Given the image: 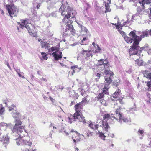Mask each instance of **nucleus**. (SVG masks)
<instances>
[{"label":"nucleus","mask_w":151,"mask_h":151,"mask_svg":"<svg viewBox=\"0 0 151 151\" xmlns=\"http://www.w3.org/2000/svg\"><path fill=\"white\" fill-rule=\"evenodd\" d=\"M65 6L62 5L59 9V12L60 13L61 15L64 17L62 21L60 22L61 27L65 28V34H68L67 33L68 31L73 34H75L76 31L74 29L73 26L70 25L73 21H76L75 15L76 12L69 6H66L64 8Z\"/></svg>","instance_id":"nucleus-1"},{"label":"nucleus","mask_w":151,"mask_h":151,"mask_svg":"<svg viewBox=\"0 0 151 151\" xmlns=\"http://www.w3.org/2000/svg\"><path fill=\"white\" fill-rule=\"evenodd\" d=\"M98 62L94 65L92 69L98 70V71H100V73H97L96 76L98 79L100 78L101 76L106 75L104 76V85L105 88L107 89L113 81V76L114 74L113 72H111L109 63L106 59H101L98 60Z\"/></svg>","instance_id":"nucleus-2"},{"label":"nucleus","mask_w":151,"mask_h":151,"mask_svg":"<svg viewBox=\"0 0 151 151\" xmlns=\"http://www.w3.org/2000/svg\"><path fill=\"white\" fill-rule=\"evenodd\" d=\"M145 30L140 32L141 34L140 37L136 35V31L134 30L130 33V35L132 37L133 40V43L129 50V53L131 54H135L137 50L139 49V42L141 40V39L146 37L149 34V31Z\"/></svg>","instance_id":"nucleus-3"},{"label":"nucleus","mask_w":151,"mask_h":151,"mask_svg":"<svg viewBox=\"0 0 151 151\" xmlns=\"http://www.w3.org/2000/svg\"><path fill=\"white\" fill-rule=\"evenodd\" d=\"M83 106V104H82V102L78 103L75 106L76 112L74 114V115H71L68 117V122L70 123H71L73 121H76L77 119L83 123L86 122L85 120L84 119V117L82 115L81 112Z\"/></svg>","instance_id":"nucleus-4"},{"label":"nucleus","mask_w":151,"mask_h":151,"mask_svg":"<svg viewBox=\"0 0 151 151\" xmlns=\"http://www.w3.org/2000/svg\"><path fill=\"white\" fill-rule=\"evenodd\" d=\"M15 124L12 129V131L13 132V135L14 137V139L17 140L18 139H20L19 138L22 136L21 135L24 130V127L22 126V122L18 119H15Z\"/></svg>","instance_id":"nucleus-5"},{"label":"nucleus","mask_w":151,"mask_h":151,"mask_svg":"<svg viewBox=\"0 0 151 151\" xmlns=\"http://www.w3.org/2000/svg\"><path fill=\"white\" fill-rule=\"evenodd\" d=\"M125 111L124 109L119 108L116 110L114 114V118L117 120L120 123H122V121L125 123H128L130 122L129 116H125L124 113Z\"/></svg>","instance_id":"nucleus-6"},{"label":"nucleus","mask_w":151,"mask_h":151,"mask_svg":"<svg viewBox=\"0 0 151 151\" xmlns=\"http://www.w3.org/2000/svg\"><path fill=\"white\" fill-rule=\"evenodd\" d=\"M8 13L11 17L17 16L18 12L17 8L14 5H6Z\"/></svg>","instance_id":"nucleus-7"},{"label":"nucleus","mask_w":151,"mask_h":151,"mask_svg":"<svg viewBox=\"0 0 151 151\" xmlns=\"http://www.w3.org/2000/svg\"><path fill=\"white\" fill-rule=\"evenodd\" d=\"M58 48L54 47H52L51 48V50H52V51H56L52 53V55L54 57V60L57 61L59 59L61 60L62 58V56L61 55L62 53L61 52H59L58 53Z\"/></svg>","instance_id":"nucleus-8"},{"label":"nucleus","mask_w":151,"mask_h":151,"mask_svg":"<svg viewBox=\"0 0 151 151\" xmlns=\"http://www.w3.org/2000/svg\"><path fill=\"white\" fill-rule=\"evenodd\" d=\"M27 22L26 20H22V21L21 22L22 24H20L21 28H23V27H25L28 29L29 33L31 36L33 37H36V34L35 33L32 32V30L30 28L29 25L27 24Z\"/></svg>","instance_id":"nucleus-9"},{"label":"nucleus","mask_w":151,"mask_h":151,"mask_svg":"<svg viewBox=\"0 0 151 151\" xmlns=\"http://www.w3.org/2000/svg\"><path fill=\"white\" fill-rule=\"evenodd\" d=\"M15 106L14 105H12L11 107H9V111H12V116L13 118H17L16 119H19L20 117V115L19 112L16 111Z\"/></svg>","instance_id":"nucleus-10"},{"label":"nucleus","mask_w":151,"mask_h":151,"mask_svg":"<svg viewBox=\"0 0 151 151\" xmlns=\"http://www.w3.org/2000/svg\"><path fill=\"white\" fill-rule=\"evenodd\" d=\"M58 1H59V0H55L54 1L52 0V1L49 3V4L47 6L48 9L50 10L51 8L54 7L56 3ZM60 1H61V3L62 4L61 6L62 5H64V8H65L66 6V8L68 6V5L67 3H66V4H63V0H60Z\"/></svg>","instance_id":"nucleus-11"},{"label":"nucleus","mask_w":151,"mask_h":151,"mask_svg":"<svg viewBox=\"0 0 151 151\" xmlns=\"http://www.w3.org/2000/svg\"><path fill=\"white\" fill-rule=\"evenodd\" d=\"M120 32L122 35L124 37V39L127 43H131L133 42V38H132V36H130V34H129L130 37H129L126 36L125 33L123 31H120Z\"/></svg>","instance_id":"nucleus-12"},{"label":"nucleus","mask_w":151,"mask_h":151,"mask_svg":"<svg viewBox=\"0 0 151 151\" xmlns=\"http://www.w3.org/2000/svg\"><path fill=\"white\" fill-rule=\"evenodd\" d=\"M149 48L148 47V45L147 44H146L144 47H141L140 49L139 48V49H138L137 51V52H137V53H135V54H131L129 53L130 56L132 55H136L137 56H139L140 55V53H141L142 52V51L143 50H147Z\"/></svg>","instance_id":"nucleus-13"},{"label":"nucleus","mask_w":151,"mask_h":151,"mask_svg":"<svg viewBox=\"0 0 151 151\" xmlns=\"http://www.w3.org/2000/svg\"><path fill=\"white\" fill-rule=\"evenodd\" d=\"M137 12V13L133 15L131 19V21H133V19L136 20L141 18L143 13L142 11L140 10L139 11L138 10Z\"/></svg>","instance_id":"nucleus-14"},{"label":"nucleus","mask_w":151,"mask_h":151,"mask_svg":"<svg viewBox=\"0 0 151 151\" xmlns=\"http://www.w3.org/2000/svg\"><path fill=\"white\" fill-rule=\"evenodd\" d=\"M83 50L81 51V54L84 55L85 54H86V59H88L91 56L92 57V52L91 50H85L82 48Z\"/></svg>","instance_id":"nucleus-15"},{"label":"nucleus","mask_w":151,"mask_h":151,"mask_svg":"<svg viewBox=\"0 0 151 151\" xmlns=\"http://www.w3.org/2000/svg\"><path fill=\"white\" fill-rule=\"evenodd\" d=\"M114 114H111V115L110 114H105L103 117L104 121L106 122L108 120H113L114 119Z\"/></svg>","instance_id":"nucleus-16"},{"label":"nucleus","mask_w":151,"mask_h":151,"mask_svg":"<svg viewBox=\"0 0 151 151\" xmlns=\"http://www.w3.org/2000/svg\"><path fill=\"white\" fill-rule=\"evenodd\" d=\"M151 2V0H139V3L142 6L143 9H146V6Z\"/></svg>","instance_id":"nucleus-17"},{"label":"nucleus","mask_w":151,"mask_h":151,"mask_svg":"<svg viewBox=\"0 0 151 151\" xmlns=\"http://www.w3.org/2000/svg\"><path fill=\"white\" fill-rule=\"evenodd\" d=\"M22 142L23 144L25 145H27L29 146H31L32 144V142L29 140H22V139H19V141H16V143L18 145H20V143Z\"/></svg>","instance_id":"nucleus-18"},{"label":"nucleus","mask_w":151,"mask_h":151,"mask_svg":"<svg viewBox=\"0 0 151 151\" xmlns=\"http://www.w3.org/2000/svg\"><path fill=\"white\" fill-rule=\"evenodd\" d=\"M98 121H99V122H101V123L102 124V125L103 127V129L105 130L107 132L108 129L110 127L108 125V123L106 122L105 121H102L100 119L98 120Z\"/></svg>","instance_id":"nucleus-19"},{"label":"nucleus","mask_w":151,"mask_h":151,"mask_svg":"<svg viewBox=\"0 0 151 151\" xmlns=\"http://www.w3.org/2000/svg\"><path fill=\"white\" fill-rule=\"evenodd\" d=\"M120 92L121 91L119 89H118L117 91H116L113 94V98H114V99L111 98L112 100L113 101H115L119 99L120 98L119 96L120 95Z\"/></svg>","instance_id":"nucleus-20"},{"label":"nucleus","mask_w":151,"mask_h":151,"mask_svg":"<svg viewBox=\"0 0 151 151\" xmlns=\"http://www.w3.org/2000/svg\"><path fill=\"white\" fill-rule=\"evenodd\" d=\"M41 45L42 48H44L45 49H49V44L46 42L41 41Z\"/></svg>","instance_id":"nucleus-21"},{"label":"nucleus","mask_w":151,"mask_h":151,"mask_svg":"<svg viewBox=\"0 0 151 151\" xmlns=\"http://www.w3.org/2000/svg\"><path fill=\"white\" fill-rule=\"evenodd\" d=\"M89 126L91 128L95 130L98 128L99 126H101V125H99L98 124H94L93 123L91 122L89 125Z\"/></svg>","instance_id":"nucleus-22"},{"label":"nucleus","mask_w":151,"mask_h":151,"mask_svg":"<svg viewBox=\"0 0 151 151\" xmlns=\"http://www.w3.org/2000/svg\"><path fill=\"white\" fill-rule=\"evenodd\" d=\"M39 1L40 0H34L33 4L34 7L36 6L37 9H39L40 6Z\"/></svg>","instance_id":"nucleus-23"},{"label":"nucleus","mask_w":151,"mask_h":151,"mask_svg":"<svg viewBox=\"0 0 151 151\" xmlns=\"http://www.w3.org/2000/svg\"><path fill=\"white\" fill-rule=\"evenodd\" d=\"M144 131L142 128L139 129L137 133L138 135L142 136V137H140V139H142V137L144 135Z\"/></svg>","instance_id":"nucleus-24"},{"label":"nucleus","mask_w":151,"mask_h":151,"mask_svg":"<svg viewBox=\"0 0 151 151\" xmlns=\"http://www.w3.org/2000/svg\"><path fill=\"white\" fill-rule=\"evenodd\" d=\"M96 133L97 134H99V137L102 139L103 140H105V138L106 137V136L104 135V133L101 132H100L99 131H96Z\"/></svg>","instance_id":"nucleus-25"},{"label":"nucleus","mask_w":151,"mask_h":151,"mask_svg":"<svg viewBox=\"0 0 151 151\" xmlns=\"http://www.w3.org/2000/svg\"><path fill=\"white\" fill-rule=\"evenodd\" d=\"M77 24L78 25V27L81 29L82 31H84L86 33H87L88 30L85 27L83 26L81 24L78 22Z\"/></svg>","instance_id":"nucleus-26"},{"label":"nucleus","mask_w":151,"mask_h":151,"mask_svg":"<svg viewBox=\"0 0 151 151\" xmlns=\"http://www.w3.org/2000/svg\"><path fill=\"white\" fill-rule=\"evenodd\" d=\"M129 15L128 14H127V20L126 21V22H124L123 23V25H126V26H127L129 24L131 23V22H132V21H131V20L130 21H128L129 20Z\"/></svg>","instance_id":"nucleus-27"},{"label":"nucleus","mask_w":151,"mask_h":151,"mask_svg":"<svg viewBox=\"0 0 151 151\" xmlns=\"http://www.w3.org/2000/svg\"><path fill=\"white\" fill-rule=\"evenodd\" d=\"M60 109H61V111L59 113L57 114V116L59 118L58 119L60 121H63L62 114L63 113V111L61 108H60Z\"/></svg>","instance_id":"nucleus-28"},{"label":"nucleus","mask_w":151,"mask_h":151,"mask_svg":"<svg viewBox=\"0 0 151 151\" xmlns=\"http://www.w3.org/2000/svg\"><path fill=\"white\" fill-rule=\"evenodd\" d=\"M2 142L4 144H8L9 142V138L8 137H5Z\"/></svg>","instance_id":"nucleus-29"},{"label":"nucleus","mask_w":151,"mask_h":151,"mask_svg":"<svg viewBox=\"0 0 151 151\" xmlns=\"http://www.w3.org/2000/svg\"><path fill=\"white\" fill-rule=\"evenodd\" d=\"M5 111L4 107H3L1 104L0 105V114L3 115Z\"/></svg>","instance_id":"nucleus-30"},{"label":"nucleus","mask_w":151,"mask_h":151,"mask_svg":"<svg viewBox=\"0 0 151 151\" xmlns=\"http://www.w3.org/2000/svg\"><path fill=\"white\" fill-rule=\"evenodd\" d=\"M76 68L75 66H72L71 67V69L73 70V71L70 72L69 71L68 72V75H70V76H73V74L75 72V71L74 70Z\"/></svg>","instance_id":"nucleus-31"},{"label":"nucleus","mask_w":151,"mask_h":151,"mask_svg":"<svg viewBox=\"0 0 151 151\" xmlns=\"http://www.w3.org/2000/svg\"><path fill=\"white\" fill-rule=\"evenodd\" d=\"M106 11L105 12H110L111 11V9L110 8V6L108 3L105 4Z\"/></svg>","instance_id":"nucleus-32"},{"label":"nucleus","mask_w":151,"mask_h":151,"mask_svg":"<svg viewBox=\"0 0 151 151\" xmlns=\"http://www.w3.org/2000/svg\"><path fill=\"white\" fill-rule=\"evenodd\" d=\"M104 96V94L103 93H99L97 96V100H100L101 99H103Z\"/></svg>","instance_id":"nucleus-33"},{"label":"nucleus","mask_w":151,"mask_h":151,"mask_svg":"<svg viewBox=\"0 0 151 151\" xmlns=\"http://www.w3.org/2000/svg\"><path fill=\"white\" fill-rule=\"evenodd\" d=\"M55 89H57L58 90H63V89L64 87L63 86H61L59 85V86H55Z\"/></svg>","instance_id":"nucleus-34"},{"label":"nucleus","mask_w":151,"mask_h":151,"mask_svg":"<svg viewBox=\"0 0 151 151\" xmlns=\"http://www.w3.org/2000/svg\"><path fill=\"white\" fill-rule=\"evenodd\" d=\"M81 102H82V104H87L88 103L87 98L86 97L83 98Z\"/></svg>","instance_id":"nucleus-35"},{"label":"nucleus","mask_w":151,"mask_h":151,"mask_svg":"<svg viewBox=\"0 0 151 151\" xmlns=\"http://www.w3.org/2000/svg\"><path fill=\"white\" fill-rule=\"evenodd\" d=\"M146 94L147 96L149 98V100L148 101L150 103V101H151V96L150 95L149 93L147 92L146 93Z\"/></svg>","instance_id":"nucleus-36"},{"label":"nucleus","mask_w":151,"mask_h":151,"mask_svg":"<svg viewBox=\"0 0 151 151\" xmlns=\"http://www.w3.org/2000/svg\"><path fill=\"white\" fill-rule=\"evenodd\" d=\"M41 55L42 56L43 58L44 59L47 60V57H46L47 55L45 53L42 52L41 53Z\"/></svg>","instance_id":"nucleus-37"},{"label":"nucleus","mask_w":151,"mask_h":151,"mask_svg":"<svg viewBox=\"0 0 151 151\" xmlns=\"http://www.w3.org/2000/svg\"><path fill=\"white\" fill-rule=\"evenodd\" d=\"M108 88H107V89L105 88V86H104V87L103 88V93H104L105 94H107V90L109 88V86H108Z\"/></svg>","instance_id":"nucleus-38"},{"label":"nucleus","mask_w":151,"mask_h":151,"mask_svg":"<svg viewBox=\"0 0 151 151\" xmlns=\"http://www.w3.org/2000/svg\"><path fill=\"white\" fill-rule=\"evenodd\" d=\"M50 16L54 17H56L57 16V14L55 12H53L50 14Z\"/></svg>","instance_id":"nucleus-39"},{"label":"nucleus","mask_w":151,"mask_h":151,"mask_svg":"<svg viewBox=\"0 0 151 151\" xmlns=\"http://www.w3.org/2000/svg\"><path fill=\"white\" fill-rule=\"evenodd\" d=\"M87 38L86 37H84L83 38V40H82L81 45H86V44L83 43V42L86 40Z\"/></svg>","instance_id":"nucleus-40"},{"label":"nucleus","mask_w":151,"mask_h":151,"mask_svg":"<svg viewBox=\"0 0 151 151\" xmlns=\"http://www.w3.org/2000/svg\"><path fill=\"white\" fill-rule=\"evenodd\" d=\"M97 100L100 101L101 104H104V103L105 102V101L103 99H101L100 100Z\"/></svg>","instance_id":"nucleus-41"},{"label":"nucleus","mask_w":151,"mask_h":151,"mask_svg":"<svg viewBox=\"0 0 151 151\" xmlns=\"http://www.w3.org/2000/svg\"><path fill=\"white\" fill-rule=\"evenodd\" d=\"M119 83L116 81H115L113 82V85L116 87H117L119 85Z\"/></svg>","instance_id":"nucleus-42"},{"label":"nucleus","mask_w":151,"mask_h":151,"mask_svg":"<svg viewBox=\"0 0 151 151\" xmlns=\"http://www.w3.org/2000/svg\"><path fill=\"white\" fill-rule=\"evenodd\" d=\"M74 132L75 133H76V135L77 136H78V135H79V133H78L77 131H74L73 130H71V132L70 133V134L71 132Z\"/></svg>","instance_id":"nucleus-43"},{"label":"nucleus","mask_w":151,"mask_h":151,"mask_svg":"<svg viewBox=\"0 0 151 151\" xmlns=\"http://www.w3.org/2000/svg\"><path fill=\"white\" fill-rule=\"evenodd\" d=\"M74 137L73 136L72 137V139L73 140V142L76 144V139H74Z\"/></svg>","instance_id":"nucleus-44"},{"label":"nucleus","mask_w":151,"mask_h":151,"mask_svg":"<svg viewBox=\"0 0 151 151\" xmlns=\"http://www.w3.org/2000/svg\"><path fill=\"white\" fill-rule=\"evenodd\" d=\"M49 98L50 99V100L52 102H54L55 101V99H53L52 98L51 96H49Z\"/></svg>","instance_id":"nucleus-45"},{"label":"nucleus","mask_w":151,"mask_h":151,"mask_svg":"<svg viewBox=\"0 0 151 151\" xmlns=\"http://www.w3.org/2000/svg\"><path fill=\"white\" fill-rule=\"evenodd\" d=\"M147 51L149 54L150 55V54H151V49H149Z\"/></svg>","instance_id":"nucleus-46"},{"label":"nucleus","mask_w":151,"mask_h":151,"mask_svg":"<svg viewBox=\"0 0 151 151\" xmlns=\"http://www.w3.org/2000/svg\"><path fill=\"white\" fill-rule=\"evenodd\" d=\"M15 70L17 73L18 74L19 73H20V70L19 69L17 68L15 69Z\"/></svg>","instance_id":"nucleus-47"},{"label":"nucleus","mask_w":151,"mask_h":151,"mask_svg":"<svg viewBox=\"0 0 151 151\" xmlns=\"http://www.w3.org/2000/svg\"><path fill=\"white\" fill-rule=\"evenodd\" d=\"M37 74L40 75H41L42 72L41 71H37Z\"/></svg>","instance_id":"nucleus-48"},{"label":"nucleus","mask_w":151,"mask_h":151,"mask_svg":"<svg viewBox=\"0 0 151 151\" xmlns=\"http://www.w3.org/2000/svg\"><path fill=\"white\" fill-rule=\"evenodd\" d=\"M41 80H43L45 82H46L47 81V80L45 78H42V79H40Z\"/></svg>","instance_id":"nucleus-49"},{"label":"nucleus","mask_w":151,"mask_h":151,"mask_svg":"<svg viewBox=\"0 0 151 151\" xmlns=\"http://www.w3.org/2000/svg\"><path fill=\"white\" fill-rule=\"evenodd\" d=\"M147 147L150 148L151 147V140L150 141V143L148 144Z\"/></svg>","instance_id":"nucleus-50"},{"label":"nucleus","mask_w":151,"mask_h":151,"mask_svg":"<svg viewBox=\"0 0 151 151\" xmlns=\"http://www.w3.org/2000/svg\"><path fill=\"white\" fill-rule=\"evenodd\" d=\"M101 50L100 47L98 45H97V47L96 48V50L98 51H100Z\"/></svg>","instance_id":"nucleus-51"},{"label":"nucleus","mask_w":151,"mask_h":151,"mask_svg":"<svg viewBox=\"0 0 151 151\" xmlns=\"http://www.w3.org/2000/svg\"><path fill=\"white\" fill-rule=\"evenodd\" d=\"M75 104V101H72L70 104V106H72L74 104Z\"/></svg>","instance_id":"nucleus-52"},{"label":"nucleus","mask_w":151,"mask_h":151,"mask_svg":"<svg viewBox=\"0 0 151 151\" xmlns=\"http://www.w3.org/2000/svg\"><path fill=\"white\" fill-rule=\"evenodd\" d=\"M77 44H78V43H74L73 44H72L71 45L72 46H75Z\"/></svg>","instance_id":"nucleus-53"},{"label":"nucleus","mask_w":151,"mask_h":151,"mask_svg":"<svg viewBox=\"0 0 151 151\" xmlns=\"http://www.w3.org/2000/svg\"><path fill=\"white\" fill-rule=\"evenodd\" d=\"M64 129V128L63 127L61 128V129H60L59 130V132H61L63 131V130Z\"/></svg>","instance_id":"nucleus-54"},{"label":"nucleus","mask_w":151,"mask_h":151,"mask_svg":"<svg viewBox=\"0 0 151 151\" xmlns=\"http://www.w3.org/2000/svg\"><path fill=\"white\" fill-rule=\"evenodd\" d=\"M7 66L9 68V69H11V67L10 66L9 64L8 63V62L7 63Z\"/></svg>","instance_id":"nucleus-55"},{"label":"nucleus","mask_w":151,"mask_h":151,"mask_svg":"<svg viewBox=\"0 0 151 151\" xmlns=\"http://www.w3.org/2000/svg\"><path fill=\"white\" fill-rule=\"evenodd\" d=\"M43 97L45 100H47V97L45 95L43 96Z\"/></svg>","instance_id":"nucleus-56"},{"label":"nucleus","mask_w":151,"mask_h":151,"mask_svg":"<svg viewBox=\"0 0 151 151\" xmlns=\"http://www.w3.org/2000/svg\"><path fill=\"white\" fill-rule=\"evenodd\" d=\"M109 136L111 137L112 138H113L114 137V134H111L109 135Z\"/></svg>","instance_id":"nucleus-57"},{"label":"nucleus","mask_w":151,"mask_h":151,"mask_svg":"<svg viewBox=\"0 0 151 151\" xmlns=\"http://www.w3.org/2000/svg\"><path fill=\"white\" fill-rule=\"evenodd\" d=\"M64 133H65L66 134V135H67H67H68V134H69V133H68V132H66V131H65V130H64Z\"/></svg>","instance_id":"nucleus-58"},{"label":"nucleus","mask_w":151,"mask_h":151,"mask_svg":"<svg viewBox=\"0 0 151 151\" xmlns=\"http://www.w3.org/2000/svg\"><path fill=\"white\" fill-rule=\"evenodd\" d=\"M19 76L20 77H22L23 78L24 77V76H22L21 75V74H20V73H19L18 74Z\"/></svg>","instance_id":"nucleus-59"},{"label":"nucleus","mask_w":151,"mask_h":151,"mask_svg":"<svg viewBox=\"0 0 151 151\" xmlns=\"http://www.w3.org/2000/svg\"><path fill=\"white\" fill-rule=\"evenodd\" d=\"M50 46L49 47V49H48V50H49V52H52L53 51H52V50H51V49H50Z\"/></svg>","instance_id":"nucleus-60"},{"label":"nucleus","mask_w":151,"mask_h":151,"mask_svg":"<svg viewBox=\"0 0 151 151\" xmlns=\"http://www.w3.org/2000/svg\"><path fill=\"white\" fill-rule=\"evenodd\" d=\"M0 11H1V13L2 14H3L4 13V11L3 10H1L0 9Z\"/></svg>","instance_id":"nucleus-61"},{"label":"nucleus","mask_w":151,"mask_h":151,"mask_svg":"<svg viewBox=\"0 0 151 151\" xmlns=\"http://www.w3.org/2000/svg\"><path fill=\"white\" fill-rule=\"evenodd\" d=\"M92 45L94 46H95L96 45V44L95 43V42H93L92 43Z\"/></svg>","instance_id":"nucleus-62"},{"label":"nucleus","mask_w":151,"mask_h":151,"mask_svg":"<svg viewBox=\"0 0 151 151\" xmlns=\"http://www.w3.org/2000/svg\"><path fill=\"white\" fill-rule=\"evenodd\" d=\"M24 151H30L28 149H26Z\"/></svg>","instance_id":"nucleus-63"},{"label":"nucleus","mask_w":151,"mask_h":151,"mask_svg":"<svg viewBox=\"0 0 151 151\" xmlns=\"http://www.w3.org/2000/svg\"><path fill=\"white\" fill-rule=\"evenodd\" d=\"M150 9V14H151V8H148V9Z\"/></svg>","instance_id":"nucleus-64"}]
</instances>
